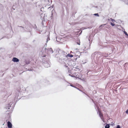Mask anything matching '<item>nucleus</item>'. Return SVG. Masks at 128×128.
Instances as JSON below:
<instances>
[{
    "instance_id": "f257e3e1",
    "label": "nucleus",
    "mask_w": 128,
    "mask_h": 128,
    "mask_svg": "<svg viewBox=\"0 0 128 128\" xmlns=\"http://www.w3.org/2000/svg\"><path fill=\"white\" fill-rule=\"evenodd\" d=\"M65 66L66 67V68H67V69L68 70V72L69 73V75L72 76V77H75L76 78H78V76H79V73H78L76 75V73L75 74H73L71 73V72L70 70H69V68L68 67V66Z\"/></svg>"
},
{
    "instance_id": "f03ea898",
    "label": "nucleus",
    "mask_w": 128,
    "mask_h": 128,
    "mask_svg": "<svg viewBox=\"0 0 128 128\" xmlns=\"http://www.w3.org/2000/svg\"><path fill=\"white\" fill-rule=\"evenodd\" d=\"M98 112L99 113V114L100 117L102 119H103V116L102 113L101 112V111L99 109H98Z\"/></svg>"
},
{
    "instance_id": "7ed1b4c3",
    "label": "nucleus",
    "mask_w": 128,
    "mask_h": 128,
    "mask_svg": "<svg viewBox=\"0 0 128 128\" xmlns=\"http://www.w3.org/2000/svg\"><path fill=\"white\" fill-rule=\"evenodd\" d=\"M8 126V128H11L12 126V125L11 122L8 121L7 122Z\"/></svg>"
},
{
    "instance_id": "20e7f679",
    "label": "nucleus",
    "mask_w": 128,
    "mask_h": 128,
    "mask_svg": "<svg viewBox=\"0 0 128 128\" xmlns=\"http://www.w3.org/2000/svg\"><path fill=\"white\" fill-rule=\"evenodd\" d=\"M12 61L14 62H18L19 61V60L16 58H14L12 59Z\"/></svg>"
},
{
    "instance_id": "39448f33",
    "label": "nucleus",
    "mask_w": 128,
    "mask_h": 128,
    "mask_svg": "<svg viewBox=\"0 0 128 128\" xmlns=\"http://www.w3.org/2000/svg\"><path fill=\"white\" fill-rule=\"evenodd\" d=\"M75 70L78 72V73H80L82 72V70L79 68H76V69Z\"/></svg>"
},
{
    "instance_id": "423d86ee",
    "label": "nucleus",
    "mask_w": 128,
    "mask_h": 128,
    "mask_svg": "<svg viewBox=\"0 0 128 128\" xmlns=\"http://www.w3.org/2000/svg\"><path fill=\"white\" fill-rule=\"evenodd\" d=\"M79 76H78V78L81 79V78H82V75L80 73H79Z\"/></svg>"
},
{
    "instance_id": "0eeeda50",
    "label": "nucleus",
    "mask_w": 128,
    "mask_h": 128,
    "mask_svg": "<svg viewBox=\"0 0 128 128\" xmlns=\"http://www.w3.org/2000/svg\"><path fill=\"white\" fill-rule=\"evenodd\" d=\"M126 4H128V0H121Z\"/></svg>"
},
{
    "instance_id": "6e6552de",
    "label": "nucleus",
    "mask_w": 128,
    "mask_h": 128,
    "mask_svg": "<svg viewBox=\"0 0 128 128\" xmlns=\"http://www.w3.org/2000/svg\"><path fill=\"white\" fill-rule=\"evenodd\" d=\"M67 57H70L71 58L73 57V56L72 55H70V54H68L67 55Z\"/></svg>"
},
{
    "instance_id": "1a4fd4ad",
    "label": "nucleus",
    "mask_w": 128,
    "mask_h": 128,
    "mask_svg": "<svg viewBox=\"0 0 128 128\" xmlns=\"http://www.w3.org/2000/svg\"><path fill=\"white\" fill-rule=\"evenodd\" d=\"M110 126L108 124H106V125L105 128H109Z\"/></svg>"
},
{
    "instance_id": "9d476101",
    "label": "nucleus",
    "mask_w": 128,
    "mask_h": 128,
    "mask_svg": "<svg viewBox=\"0 0 128 128\" xmlns=\"http://www.w3.org/2000/svg\"><path fill=\"white\" fill-rule=\"evenodd\" d=\"M111 25L112 26H114L115 25V24L112 22H110Z\"/></svg>"
},
{
    "instance_id": "9b49d317",
    "label": "nucleus",
    "mask_w": 128,
    "mask_h": 128,
    "mask_svg": "<svg viewBox=\"0 0 128 128\" xmlns=\"http://www.w3.org/2000/svg\"><path fill=\"white\" fill-rule=\"evenodd\" d=\"M110 20H111L112 21V22H114L115 21V20H114V19H112V18H111L110 19Z\"/></svg>"
},
{
    "instance_id": "f8f14e48",
    "label": "nucleus",
    "mask_w": 128,
    "mask_h": 128,
    "mask_svg": "<svg viewBox=\"0 0 128 128\" xmlns=\"http://www.w3.org/2000/svg\"><path fill=\"white\" fill-rule=\"evenodd\" d=\"M124 33L127 36H128V34L125 31H124Z\"/></svg>"
},
{
    "instance_id": "ddd939ff",
    "label": "nucleus",
    "mask_w": 128,
    "mask_h": 128,
    "mask_svg": "<svg viewBox=\"0 0 128 128\" xmlns=\"http://www.w3.org/2000/svg\"><path fill=\"white\" fill-rule=\"evenodd\" d=\"M94 15H95V16H99V15L97 13V14H94Z\"/></svg>"
},
{
    "instance_id": "4468645a",
    "label": "nucleus",
    "mask_w": 128,
    "mask_h": 128,
    "mask_svg": "<svg viewBox=\"0 0 128 128\" xmlns=\"http://www.w3.org/2000/svg\"><path fill=\"white\" fill-rule=\"evenodd\" d=\"M126 113L127 114H128V109L127 110L126 112Z\"/></svg>"
},
{
    "instance_id": "2eb2a0df",
    "label": "nucleus",
    "mask_w": 128,
    "mask_h": 128,
    "mask_svg": "<svg viewBox=\"0 0 128 128\" xmlns=\"http://www.w3.org/2000/svg\"><path fill=\"white\" fill-rule=\"evenodd\" d=\"M116 128H120V126L119 125H118L117 126V127Z\"/></svg>"
},
{
    "instance_id": "dca6fc26",
    "label": "nucleus",
    "mask_w": 128,
    "mask_h": 128,
    "mask_svg": "<svg viewBox=\"0 0 128 128\" xmlns=\"http://www.w3.org/2000/svg\"><path fill=\"white\" fill-rule=\"evenodd\" d=\"M77 44H78L79 45H80V44H79V43H78H78H77Z\"/></svg>"
},
{
    "instance_id": "f3484780",
    "label": "nucleus",
    "mask_w": 128,
    "mask_h": 128,
    "mask_svg": "<svg viewBox=\"0 0 128 128\" xmlns=\"http://www.w3.org/2000/svg\"><path fill=\"white\" fill-rule=\"evenodd\" d=\"M70 86H73L72 85H71Z\"/></svg>"
}]
</instances>
